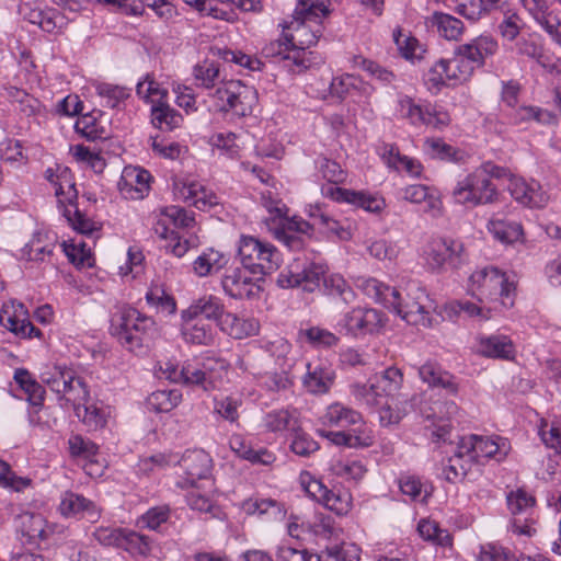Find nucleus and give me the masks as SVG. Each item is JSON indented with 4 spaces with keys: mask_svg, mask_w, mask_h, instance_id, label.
<instances>
[{
    "mask_svg": "<svg viewBox=\"0 0 561 561\" xmlns=\"http://www.w3.org/2000/svg\"><path fill=\"white\" fill-rule=\"evenodd\" d=\"M360 403L377 408L382 426L397 425L411 411L414 396L404 385V376L396 366L376 373L367 383H356L351 390Z\"/></svg>",
    "mask_w": 561,
    "mask_h": 561,
    "instance_id": "nucleus-1",
    "label": "nucleus"
},
{
    "mask_svg": "<svg viewBox=\"0 0 561 561\" xmlns=\"http://www.w3.org/2000/svg\"><path fill=\"white\" fill-rule=\"evenodd\" d=\"M356 287L367 297L396 312L412 325L428 327L434 302L419 280L410 279L403 291L374 277H357Z\"/></svg>",
    "mask_w": 561,
    "mask_h": 561,
    "instance_id": "nucleus-2",
    "label": "nucleus"
},
{
    "mask_svg": "<svg viewBox=\"0 0 561 561\" xmlns=\"http://www.w3.org/2000/svg\"><path fill=\"white\" fill-rule=\"evenodd\" d=\"M511 451V443L502 436H463L457 443L453 456L443 468L449 482H458L478 469L480 463L493 459L502 461Z\"/></svg>",
    "mask_w": 561,
    "mask_h": 561,
    "instance_id": "nucleus-3",
    "label": "nucleus"
},
{
    "mask_svg": "<svg viewBox=\"0 0 561 561\" xmlns=\"http://www.w3.org/2000/svg\"><path fill=\"white\" fill-rule=\"evenodd\" d=\"M330 9L324 2H297L290 22L279 24L283 37L291 45L298 71H304L311 65V51L308 48L314 45L320 36V22L328 16Z\"/></svg>",
    "mask_w": 561,
    "mask_h": 561,
    "instance_id": "nucleus-4",
    "label": "nucleus"
},
{
    "mask_svg": "<svg viewBox=\"0 0 561 561\" xmlns=\"http://www.w3.org/2000/svg\"><path fill=\"white\" fill-rule=\"evenodd\" d=\"M508 169L491 160L483 161L471 171L458 175L450 191L455 204L474 208L499 202L500 192L493 179H504Z\"/></svg>",
    "mask_w": 561,
    "mask_h": 561,
    "instance_id": "nucleus-5",
    "label": "nucleus"
},
{
    "mask_svg": "<svg viewBox=\"0 0 561 561\" xmlns=\"http://www.w3.org/2000/svg\"><path fill=\"white\" fill-rule=\"evenodd\" d=\"M229 369V363L220 357H206L202 360H188L182 366L172 362L160 365L165 379L211 391L222 385Z\"/></svg>",
    "mask_w": 561,
    "mask_h": 561,
    "instance_id": "nucleus-6",
    "label": "nucleus"
},
{
    "mask_svg": "<svg viewBox=\"0 0 561 561\" xmlns=\"http://www.w3.org/2000/svg\"><path fill=\"white\" fill-rule=\"evenodd\" d=\"M316 168L322 179L328 181V184L321 187L323 196L337 203H347L360 207L370 213H378L385 207L383 198L377 195L334 186L333 184H340L346 180V172L337 162L320 157L316 160Z\"/></svg>",
    "mask_w": 561,
    "mask_h": 561,
    "instance_id": "nucleus-7",
    "label": "nucleus"
},
{
    "mask_svg": "<svg viewBox=\"0 0 561 561\" xmlns=\"http://www.w3.org/2000/svg\"><path fill=\"white\" fill-rule=\"evenodd\" d=\"M515 283L495 266L477 268L469 277L468 290L480 301H500L505 309L513 307Z\"/></svg>",
    "mask_w": 561,
    "mask_h": 561,
    "instance_id": "nucleus-8",
    "label": "nucleus"
},
{
    "mask_svg": "<svg viewBox=\"0 0 561 561\" xmlns=\"http://www.w3.org/2000/svg\"><path fill=\"white\" fill-rule=\"evenodd\" d=\"M238 257L251 275L259 278L275 272L282 263V255L275 245L247 234H242L238 241Z\"/></svg>",
    "mask_w": 561,
    "mask_h": 561,
    "instance_id": "nucleus-9",
    "label": "nucleus"
},
{
    "mask_svg": "<svg viewBox=\"0 0 561 561\" xmlns=\"http://www.w3.org/2000/svg\"><path fill=\"white\" fill-rule=\"evenodd\" d=\"M207 96L215 111L240 117L250 115L256 102V91L239 80H224Z\"/></svg>",
    "mask_w": 561,
    "mask_h": 561,
    "instance_id": "nucleus-10",
    "label": "nucleus"
},
{
    "mask_svg": "<svg viewBox=\"0 0 561 561\" xmlns=\"http://www.w3.org/2000/svg\"><path fill=\"white\" fill-rule=\"evenodd\" d=\"M474 70L455 49L451 58L440 59L428 69L424 82L431 93L437 94L443 87H457L469 81Z\"/></svg>",
    "mask_w": 561,
    "mask_h": 561,
    "instance_id": "nucleus-11",
    "label": "nucleus"
},
{
    "mask_svg": "<svg viewBox=\"0 0 561 561\" xmlns=\"http://www.w3.org/2000/svg\"><path fill=\"white\" fill-rule=\"evenodd\" d=\"M463 255L465 248L460 241L443 237L430 238L421 252L425 265L434 273L458 268Z\"/></svg>",
    "mask_w": 561,
    "mask_h": 561,
    "instance_id": "nucleus-12",
    "label": "nucleus"
},
{
    "mask_svg": "<svg viewBox=\"0 0 561 561\" xmlns=\"http://www.w3.org/2000/svg\"><path fill=\"white\" fill-rule=\"evenodd\" d=\"M152 324L153 321L140 314L138 310L130 307H122L112 317L111 333L118 339L122 345L129 350H135L141 346V335Z\"/></svg>",
    "mask_w": 561,
    "mask_h": 561,
    "instance_id": "nucleus-13",
    "label": "nucleus"
},
{
    "mask_svg": "<svg viewBox=\"0 0 561 561\" xmlns=\"http://www.w3.org/2000/svg\"><path fill=\"white\" fill-rule=\"evenodd\" d=\"M176 465L183 469V477L176 481V486L181 489L197 488L199 482L208 483L211 486L213 460L203 449L186 450L183 456H178Z\"/></svg>",
    "mask_w": 561,
    "mask_h": 561,
    "instance_id": "nucleus-14",
    "label": "nucleus"
},
{
    "mask_svg": "<svg viewBox=\"0 0 561 561\" xmlns=\"http://www.w3.org/2000/svg\"><path fill=\"white\" fill-rule=\"evenodd\" d=\"M172 193L176 201L190 204L201 210H208L219 204V196L213 190L191 178L174 179Z\"/></svg>",
    "mask_w": 561,
    "mask_h": 561,
    "instance_id": "nucleus-15",
    "label": "nucleus"
},
{
    "mask_svg": "<svg viewBox=\"0 0 561 561\" xmlns=\"http://www.w3.org/2000/svg\"><path fill=\"white\" fill-rule=\"evenodd\" d=\"M259 279L243 265L231 267L225 272L221 287L225 294L233 299L252 298L261 291Z\"/></svg>",
    "mask_w": 561,
    "mask_h": 561,
    "instance_id": "nucleus-16",
    "label": "nucleus"
},
{
    "mask_svg": "<svg viewBox=\"0 0 561 561\" xmlns=\"http://www.w3.org/2000/svg\"><path fill=\"white\" fill-rule=\"evenodd\" d=\"M58 512L65 518L90 523H96L102 515V508L94 501L73 491L61 493Z\"/></svg>",
    "mask_w": 561,
    "mask_h": 561,
    "instance_id": "nucleus-17",
    "label": "nucleus"
},
{
    "mask_svg": "<svg viewBox=\"0 0 561 561\" xmlns=\"http://www.w3.org/2000/svg\"><path fill=\"white\" fill-rule=\"evenodd\" d=\"M505 179H508L507 190L517 203L529 208H543L548 205L550 197L538 181H527L510 171Z\"/></svg>",
    "mask_w": 561,
    "mask_h": 561,
    "instance_id": "nucleus-18",
    "label": "nucleus"
},
{
    "mask_svg": "<svg viewBox=\"0 0 561 561\" xmlns=\"http://www.w3.org/2000/svg\"><path fill=\"white\" fill-rule=\"evenodd\" d=\"M0 324L21 337H41V330L36 329L28 319V311L22 302L11 300L2 306Z\"/></svg>",
    "mask_w": 561,
    "mask_h": 561,
    "instance_id": "nucleus-19",
    "label": "nucleus"
},
{
    "mask_svg": "<svg viewBox=\"0 0 561 561\" xmlns=\"http://www.w3.org/2000/svg\"><path fill=\"white\" fill-rule=\"evenodd\" d=\"M381 313L373 308H354L346 312L337 322L340 332L352 336H359L374 332L381 325Z\"/></svg>",
    "mask_w": 561,
    "mask_h": 561,
    "instance_id": "nucleus-20",
    "label": "nucleus"
},
{
    "mask_svg": "<svg viewBox=\"0 0 561 561\" xmlns=\"http://www.w3.org/2000/svg\"><path fill=\"white\" fill-rule=\"evenodd\" d=\"M459 408L455 401L437 400L430 408V412L423 411L426 420H431L435 430L432 435L436 442H446L451 430L453 421L459 416Z\"/></svg>",
    "mask_w": 561,
    "mask_h": 561,
    "instance_id": "nucleus-21",
    "label": "nucleus"
},
{
    "mask_svg": "<svg viewBox=\"0 0 561 561\" xmlns=\"http://www.w3.org/2000/svg\"><path fill=\"white\" fill-rule=\"evenodd\" d=\"M180 333L185 343L192 345H210L215 339L214 327L187 309L181 311Z\"/></svg>",
    "mask_w": 561,
    "mask_h": 561,
    "instance_id": "nucleus-22",
    "label": "nucleus"
},
{
    "mask_svg": "<svg viewBox=\"0 0 561 561\" xmlns=\"http://www.w3.org/2000/svg\"><path fill=\"white\" fill-rule=\"evenodd\" d=\"M150 181L151 175L147 170L128 165L123 169L117 188L124 198L138 201L148 195Z\"/></svg>",
    "mask_w": 561,
    "mask_h": 561,
    "instance_id": "nucleus-23",
    "label": "nucleus"
},
{
    "mask_svg": "<svg viewBox=\"0 0 561 561\" xmlns=\"http://www.w3.org/2000/svg\"><path fill=\"white\" fill-rule=\"evenodd\" d=\"M307 492L337 515H346L352 510V494L346 490H330L321 481L312 480Z\"/></svg>",
    "mask_w": 561,
    "mask_h": 561,
    "instance_id": "nucleus-24",
    "label": "nucleus"
},
{
    "mask_svg": "<svg viewBox=\"0 0 561 561\" xmlns=\"http://www.w3.org/2000/svg\"><path fill=\"white\" fill-rule=\"evenodd\" d=\"M335 371L331 364L316 360L307 364V373L302 383L308 392L313 394L327 393L334 383Z\"/></svg>",
    "mask_w": 561,
    "mask_h": 561,
    "instance_id": "nucleus-25",
    "label": "nucleus"
},
{
    "mask_svg": "<svg viewBox=\"0 0 561 561\" xmlns=\"http://www.w3.org/2000/svg\"><path fill=\"white\" fill-rule=\"evenodd\" d=\"M497 48V42L493 37L482 35L455 49L477 69L484 65L486 58L495 55Z\"/></svg>",
    "mask_w": 561,
    "mask_h": 561,
    "instance_id": "nucleus-26",
    "label": "nucleus"
},
{
    "mask_svg": "<svg viewBox=\"0 0 561 561\" xmlns=\"http://www.w3.org/2000/svg\"><path fill=\"white\" fill-rule=\"evenodd\" d=\"M300 413L295 408H280L266 412L262 417V427L265 432L283 434L298 430Z\"/></svg>",
    "mask_w": 561,
    "mask_h": 561,
    "instance_id": "nucleus-27",
    "label": "nucleus"
},
{
    "mask_svg": "<svg viewBox=\"0 0 561 561\" xmlns=\"http://www.w3.org/2000/svg\"><path fill=\"white\" fill-rule=\"evenodd\" d=\"M477 351L484 357L504 360L513 359L516 354L513 341L504 334L479 336Z\"/></svg>",
    "mask_w": 561,
    "mask_h": 561,
    "instance_id": "nucleus-28",
    "label": "nucleus"
},
{
    "mask_svg": "<svg viewBox=\"0 0 561 561\" xmlns=\"http://www.w3.org/2000/svg\"><path fill=\"white\" fill-rule=\"evenodd\" d=\"M401 196L410 203L421 205L425 213L433 216L440 214L442 201L438 191L432 186L424 184L408 185L401 190Z\"/></svg>",
    "mask_w": 561,
    "mask_h": 561,
    "instance_id": "nucleus-29",
    "label": "nucleus"
},
{
    "mask_svg": "<svg viewBox=\"0 0 561 561\" xmlns=\"http://www.w3.org/2000/svg\"><path fill=\"white\" fill-rule=\"evenodd\" d=\"M230 449L240 458L253 465H272L276 460L274 453L265 447L255 448L252 443L241 434H232L229 438Z\"/></svg>",
    "mask_w": 561,
    "mask_h": 561,
    "instance_id": "nucleus-30",
    "label": "nucleus"
},
{
    "mask_svg": "<svg viewBox=\"0 0 561 561\" xmlns=\"http://www.w3.org/2000/svg\"><path fill=\"white\" fill-rule=\"evenodd\" d=\"M525 9L535 21L561 46V19L548 5V2H524Z\"/></svg>",
    "mask_w": 561,
    "mask_h": 561,
    "instance_id": "nucleus-31",
    "label": "nucleus"
},
{
    "mask_svg": "<svg viewBox=\"0 0 561 561\" xmlns=\"http://www.w3.org/2000/svg\"><path fill=\"white\" fill-rule=\"evenodd\" d=\"M37 4L38 2H21L18 11L30 23L38 25L45 32H51L55 27L61 26L60 14L53 10L45 11Z\"/></svg>",
    "mask_w": 561,
    "mask_h": 561,
    "instance_id": "nucleus-32",
    "label": "nucleus"
},
{
    "mask_svg": "<svg viewBox=\"0 0 561 561\" xmlns=\"http://www.w3.org/2000/svg\"><path fill=\"white\" fill-rule=\"evenodd\" d=\"M68 444L71 456L87 461L83 467L89 476L95 477L101 474L102 469L95 459L99 447L93 442L84 439L80 435H75L69 438Z\"/></svg>",
    "mask_w": 561,
    "mask_h": 561,
    "instance_id": "nucleus-33",
    "label": "nucleus"
},
{
    "mask_svg": "<svg viewBox=\"0 0 561 561\" xmlns=\"http://www.w3.org/2000/svg\"><path fill=\"white\" fill-rule=\"evenodd\" d=\"M321 422L330 427L347 428L363 423V416L354 409L334 402L325 409Z\"/></svg>",
    "mask_w": 561,
    "mask_h": 561,
    "instance_id": "nucleus-34",
    "label": "nucleus"
},
{
    "mask_svg": "<svg viewBox=\"0 0 561 561\" xmlns=\"http://www.w3.org/2000/svg\"><path fill=\"white\" fill-rule=\"evenodd\" d=\"M220 330L229 336L241 340L255 335L260 330L259 321L254 318H240L232 312H226L219 321Z\"/></svg>",
    "mask_w": 561,
    "mask_h": 561,
    "instance_id": "nucleus-35",
    "label": "nucleus"
},
{
    "mask_svg": "<svg viewBox=\"0 0 561 561\" xmlns=\"http://www.w3.org/2000/svg\"><path fill=\"white\" fill-rule=\"evenodd\" d=\"M186 309L207 322L215 321L218 325L226 313L222 300L215 295H203L194 299Z\"/></svg>",
    "mask_w": 561,
    "mask_h": 561,
    "instance_id": "nucleus-36",
    "label": "nucleus"
},
{
    "mask_svg": "<svg viewBox=\"0 0 561 561\" xmlns=\"http://www.w3.org/2000/svg\"><path fill=\"white\" fill-rule=\"evenodd\" d=\"M79 420L90 430H101L106 426L112 415V409L101 402H88L81 404L75 411Z\"/></svg>",
    "mask_w": 561,
    "mask_h": 561,
    "instance_id": "nucleus-37",
    "label": "nucleus"
},
{
    "mask_svg": "<svg viewBox=\"0 0 561 561\" xmlns=\"http://www.w3.org/2000/svg\"><path fill=\"white\" fill-rule=\"evenodd\" d=\"M420 378L431 387H439L450 394H457L458 383L455 377L434 363H426L419 369Z\"/></svg>",
    "mask_w": 561,
    "mask_h": 561,
    "instance_id": "nucleus-38",
    "label": "nucleus"
},
{
    "mask_svg": "<svg viewBox=\"0 0 561 561\" xmlns=\"http://www.w3.org/2000/svg\"><path fill=\"white\" fill-rule=\"evenodd\" d=\"M228 263L227 256L214 249L204 250L192 263V271L197 277H207L218 273Z\"/></svg>",
    "mask_w": 561,
    "mask_h": 561,
    "instance_id": "nucleus-39",
    "label": "nucleus"
},
{
    "mask_svg": "<svg viewBox=\"0 0 561 561\" xmlns=\"http://www.w3.org/2000/svg\"><path fill=\"white\" fill-rule=\"evenodd\" d=\"M510 123L515 126L528 125L536 122L541 125H550L556 123V115L548 110L538 106L523 105L514 108L510 115Z\"/></svg>",
    "mask_w": 561,
    "mask_h": 561,
    "instance_id": "nucleus-40",
    "label": "nucleus"
},
{
    "mask_svg": "<svg viewBox=\"0 0 561 561\" xmlns=\"http://www.w3.org/2000/svg\"><path fill=\"white\" fill-rule=\"evenodd\" d=\"M486 229L497 241L505 244L517 242L523 238V228L519 222L497 216L490 218Z\"/></svg>",
    "mask_w": 561,
    "mask_h": 561,
    "instance_id": "nucleus-41",
    "label": "nucleus"
},
{
    "mask_svg": "<svg viewBox=\"0 0 561 561\" xmlns=\"http://www.w3.org/2000/svg\"><path fill=\"white\" fill-rule=\"evenodd\" d=\"M283 228L282 240L291 250H299L302 248V239L296 233L310 236L312 226L300 217L286 218L279 224Z\"/></svg>",
    "mask_w": 561,
    "mask_h": 561,
    "instance_id": "nucleus-42",
    "label": "nucleus"
},
{
    "mask_svg": "<svg viewBox=\"0 0 561 561\" xmlns=\"http://www.w3.org/2000/svg\"><path fill=\"white\" fill-rule=\"evenodd\" d=\"M382 158L390 168L404 171L410 176L417 178L423 172V165L419 160L401 154L398 148L392 145L385 146Z\"/></svg>",
    "mask_w": 561,
    "mask_h": 561,
    "instance_id": "nucleus-43",
    "label": "nucleus"
},
{
    "mask_svg": "<svg viewBox=\"0 0 561 561\" xmlns=\"http://www.w3.org/2000/svg\"><path fill=\"white\" fill-rule=\"evenodd\" d=\"M417 533L420 537L436 547L451 549L453 536L444 528H440L438 523L430 518H422L417 523Z\"/></svg>",
    "mask_w": 561,
    "mask_h": 561,
    "instance_id": "nucleus-44",
    "label": "nucleus"
},
{
    "mask_svg": "<svg viewBox=\"0 0 561 561\" xmlns=\"http://www.w3.org/2000/svg\"><path fill=\"white\" fill-rule=\"evenodd\" d=\"M265 58L274 59L277 62H284L293 72H299L296 67L295 59L290 56L293 54L291 45L288 41L284 39L283 35L278 39L271 41L265 44L261 50Z\"/></svg>",
    "mask_w": 561,
    "mask_h": 561,
    "instance_id": "nucleus-45",
    "label": "nucleus"
},
{
    "mask_svg": "<svg viewBox=\"0 0 561 561\" xmlns=\"http://www.w3.org/2000/svg\"><path fill=\"white\" fill-rule=\"evenodd\" d=\"M55 194L59 204L65 207H72L78 197V191L73 182L72 175L67 168H57V175L55 182Z\"/></svg>",
    "mask_w": 561,
    "mask_h": 561,
    "instance_id": "nucleus-46",
    "label": "nucleus"
},
{
    "mask_svg": "<svg viewBox=\"0 0 561 561\" xmlns=\"http://www.w3.org/2000/svg\"><path fill=\"white\" fill-rule=\"evenodd\" d=\"M76 371L71 368L61 365H46L41 371V380L51 391L60 394L65 390L68 382L71 381V377Z\"/></svg>",
    "mask_w": 561,
    "mask_h": 561,
    "instance_id": "nucleus-47",
    "label": "nucleus"
},
{
    "mask_svg": "<svg viewBox=\"0 0 561 561\" xmlns=\"http://www.w3.org/2000/svg\"><path fill=\"white\" fill-rule=\"evenodd\" d=\"M331 92L340 98L350 94L352 91H357L362 94L369 95L373 88L364 82L362 78L351 73H344L334 77L330 84Z\"/></svg>",
    "mask_w": 561,
    "mask_h": 561,
    "instance_id": "nucleus-48",
    "label": "nucleus"
},
{
    "mask_svg": "<svg viewBox=\"0 0 561 561\" xmlns=\"http://www.w3.org/2000/svg\"><path fill=\"white\" fill-rule=\"evenodd\" d=\"M70 154L81 168L91 169L95 173H102L106 167L102 154L84 145L71 146Z\"/></svg>",
    "mask_w": 561,
    "mask_h": 561,
    "instance_id": "nucleus-49",
    "label": "nucleus"
},
{
    "mask_svg": "<svg viewBox=\"0 0 561 561\" xmlns=\"http://www.w3.org/2000/svg\"><path fill=\"white\" fill-rule=\"evenodd\" d=\"M92 87L100 99V105L110 108L118 107L130 94L128 89L112 83L94 82Z\"/></svg>",
    "mask_w": 561,
    "mask_h": 561,
    "instance_id": "nucleus-50",
    "label": "nucleus"
},
{
    "mask_svg": "<svg viewBox=\"0 0 561 561\" xmlns=\"http://www.w3.org/2000/svg\"><path fill=\"white\" fill-rule=\"evenodd\" d=\"M330 471L344 480L358 481L364 477L366 468L360 460L335 457L330 462Z\"/></svg>",
    "mask_w": 561,
    "mask_h": 561,
    "instance_id": "nucleus-51",
    "label": "nucleus"
},
{
    "mask_svg": "<svg viewBox=\"0 0 561 561\" xmlns=\"http://www.w3.org/2000/svg\"><path fill=\"white\" fill-rule=\"evenodd\" d=\"M193 75L196 85L206 89L208 93L224 81L219 67L207 60L196 65L193 69Z\"/></svg>",
    "mask_w": 561,
    "mask_h": 561,
    "instance_id": "nucleus-52",
    "label": "nucleus"
},
{
    "mask_svg": "<svg viewBox=\"0 0 561 561\" xmlns=\"http://www.w3.org/2000/svg\"><path fill=\"white\" fill-rule=\"evenodd\" d=\"M66 389L60 392V399L71 403L75 411L80 408L81 404L90 401V390L83 378L77 376L75 373L71 377V381L67 383Z\"/></svg>",
    "mask_w": 561,
    "mask_h": 561,
    "instance_id": "nucleus-53",
    "label": "nucleus"
},
{
    "mask_svg": "<svg viewBox=\"0 0 561 561\" xmlns=\"http://www.w3.org/2000/svg\"><path fill=\"white\" fill-rule=\"evenodd\" d=\"M152 124L162 130H172L181 126L183 117L167 102L153 105L151 108Z\"/></svg>",
    "mask_w": 561,
    "mask_h": 561,
    "instance_id": "nucleus-54",
    "label": "nucleus"
},
{
    "mask_svg": "<svg viewBox=\"0 0 561 561\" xmlns=\"http://www.w3.org/2000/svg\"><path fill=\"white\" fill-rule=\"evenodd\" d=\"M393 41L400 55L407 60L421 59L425 51L424 46L414 36L403 33L401 28L393 31Z\"/></svg>",
    "mask_w": 561,
    "mask_h": 561,
    "instance_id": "nucleus-55",
    "label": "nucleus"
},
{
    "mask_svg": "<svg viewBox=\"0 0 561 561\" xmlns=\"http://www.w3.org/2000/svg\"><path fill=\"white\" fill-rule=\"evenodd\" d=\"M507 507L514 517L531 516L535 497L524 489H516L506 495Z\"/></svg>",
    "mask_w": 561,
    "mask_h": 561,
    "instance_id": "nucleus-56",
    "label": "nucleus"
},
{
    "mask_svg": "<svg viewBox=\"0 0 561 561\" xmlns=\"http://www.w3.org/2000/svg\"><path fill=\"white\" fill-rule=\"evenodd\" d=\"M64 216L76 231L91 238L92 243H94V239L99 237L100 230L94 221L81 214L76 205L65 207Z\"/></svg>",
    "mask_w": 561,
    "mask_h": 561,
    "instance_id": "nucleus-57",
    "label": "nucleus"
},
{
    "mask_svg": "<svg viewBox=\"0 0 561 561\" xmlns=\"http://www.w3.org/2000/svg\"><path fill=\"white\" fill-rule=\"evenodd\" d=\"M399 488L403 495L413 502L426 503L432 494V486L414 476H403L399 480Z\"/></svg>",
    "mask_w": 561,
    "mask_h": 561,
    "instance_id": "nucleus-58",
    "label": "nucleus"
},
{
    "mask_svg": "<svg viewBox=\"0 0 561 561\" xmlns=\"http://www.w3.org/2000/svg\"><path fill=\"white\" fill-rule=\"evenodd\" d=\"M14 380L27 396V400L33 405L43 404L45 390L26 369H16L14 373Z\"/></svg>",
    "mask_w": 561,
    "mask_h": 561,
    "instance_id": "nucleus-59",
    "label": "nucleus"
},
{
    "mask_svg": "<svg viewBox=\"0 0 561 561\" xmlns=\"http://www.w3.org/2000/svg\"><path fill=\"white\" fill-rule=\"evenodd\" d=\"M182 401V393L176 390H157L148 397V407L154 412H170Z\"/></svg>",
    "mask_w": 561,
    "mask_h": 561,
    "instance_id": "nucleus-60",
    "label": "nucleus"
},
{
    "mask_svg": "<svg viewBox=\"0 0 561 561\" xmlns=\"http://www.w3.org/2000/svg\"><path fill=\"white\" fill-rule=\"evenodd\" d=\"M323 287L327 295L339 297L345 304H351L355 299L354 290L341 274L333 273L325 275L323 278Z\"/></svg>",
    "mask_w": 561,
    "mask_h": 561,
    "instance_id": "nucleus-61",
    "label": "nucleus"
},
{
    "mask_svg": "<svg viewBox=\"0 0 561 561\" xmlns=\"http://www.w3.org/2000/svg\"><path fill=\"white\" fill-rule=\"evenodd\" d=\"M275 561H321L318 554L309 552L298 543L280 542L275 550Z\"/></svg>",
    "mask_w": 561,
    "mask_h": 561,
    "instance_id": "nucleus-62",
    "label": "nucleus"
},
{
    "mask_svg": "<svg viewBox=\"0 0 561 561\" xmlns=\"http://www.w3.org/2000/svg\"><path fill=\"white\" fill-rule=\"evenodd\" d=\"M433 24L436 26L438 34L447 41H458L463 33V23L449 14L435 13Z\"/></svg>",
    "mask_w": 561,
    "mask_h": 561,
    "instance_id": "nucleus-63",
    "label": "nucleus"
},
{
    "mask_svg": "<svg viewBox=\"0 0 561 561\" xmlns=\"http://www.w3.org/2000/svg\"><path fill=\"white\" fill-rule=\"evenodd\" d=\"M136 92L139 98L150 102L152 106L164 103L168 96V91L148 75L137 83Z\"/></svg>",
    "mask_w": 561,
    "mask_h": 561,
    "instance_id": "nucleus-64",
    "label": "nucleus"
}]
</instances>
